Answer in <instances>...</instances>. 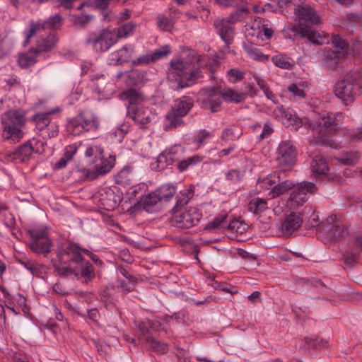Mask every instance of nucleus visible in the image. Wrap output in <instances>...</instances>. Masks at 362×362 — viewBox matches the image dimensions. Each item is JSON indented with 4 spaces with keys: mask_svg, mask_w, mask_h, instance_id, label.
<instances>
[{
    "mask_svg": "<svg viewBox=\"0 0 362 362\" xmlns=\"http://www.w3.org/2000/svg\"><path fill=\"white\" fill-rule=\"evenodd\" d=\"M28 245L33 252L47 257L51 251L53 242L50 238H45L40 240H31Z\"/></svg>",
    "mask_w": 362,
    "mask_h": 362,
    "instance_id": "393cba45",
    "label": "nucleus"
},
{
    "mask_svg": "<svg viewBox=\"0 0 362 362\" xmlns=\"http://www.w3.org/2000/svg\"><path fill=\"white\" fill-rule=\"evenodd\" d=\"M38 56L39 54L35 50L34 47H31L27 52L19 54L18 64L22 69L28 68L37 63Z\"/></svg>",
    "mask_w": 362,
    "mask_h": 362,
    "instance_id": "c85d7f7f",
    "label": "nucleus"
},
{
    "mask_svg": "<svg viewBox=\"0 0 362 362\" xmlns=\"http://www.w3.org/2000/svg\"><path fill=\"white\" fill-rule=\"evenodd\" d=\"M202 160V157L199 156H193L186 159L178 161L176 164L177 168L180 172L187 170L190 166L195 165Z\"/></svg>",
    "mask_w": 362,
    "mask_h": 362,
    "instance_id": "49530a36",
    "label": "nucleus"
},
{
    "mask_svg": "<svg viewBox=\"0 0 362 362\" xmlns=\"http://www.w3.org/2000/svg\"><path fill=\"white\" fill-rule=\"evenodd\" d=\"M223 228L229 230H235L237 233H243L246 231L247 226L238 219L234 218L227 226H223Z\"/></svg>",
    "mask_w": 362,
    "mask_h": 362,
    "instance_id": "6e6d98bb",
    "label": "nucleus"
},
{
    "mask_svg": "<svg viewBox=\"0 0 362 362\" xmlns=\"http://www.w3.org/2000/svg\"><path fill=\"white\" fill-rule=\"evenodd\" d=\"M332 43L335 48L341 49L345 55L355 56L362 50L361 41L355 40L350 44L339 35L332 36Z\"/></svg>",
    "mask_w": 362,
    "mask_h": 362,
    "instance_id": "f3484780",
    "label": "nucleus"
},
{
    "mask_svg": "<svg viewBox=\"0 0 362 362\" xmlns=\"http://www.w3.org/2000/svg\"><path fill=\"white\" fill-rule=\"evenodd\" d=\"M227 73L229 81L233 83L241 81L244 78V73L238 69H230Z\"/></svg>",
    "mask_w": 362,
    "mask_h": 362,
    "instance_id": "e2e57ef3",
    "label": "nucleus"
},
{
    "mask_svg": "<svg viewBox=\"0 0 362 362\" xmlns=\"http://www.w3.org/2000/svg\"><path fill=\"white\" fill-rule=\"evenodd\" d=\"M146 343L153 351L161 354H165L168 351V344L156 340L154 337L148 336Z\"/></svg>",
    "mask_w": 362,
    "mask_h": 362,
    "instance_id": "a18cd8bd",
    "label": "nucleus"
},
{
    "mask_svg": "<svg viewBox=\"0 0 362 362\" xmlns=\"http://www.w3.org/2000/svg\"><path fill=\"white\" fill-rule=\"evenodd\" d=\"M245 51L249 57L256 61H267L268 56L264 54L258 48L255 47H247Z\"/></svg>",
    "mask_w": 362,
    "mask_h": 362,
    "instance_id": "864d4df0",
    "label": "nucleus"
},
{
    "mask_svg": "<svg viewBox=\"0 0 362 362\" xmlns=\"http://www.w3.org/2000/svg\"><path fill=\"white\" fill-rule=\"evenodd\" d=\"M332 233L333 238L336 240L344 239L349 234L348 230L345 226L334 225L332 226Z\"/></svg>",
    "mask_w": 362,
    "mask_h": 362,
    "instance_id": "5fc2aeb1",
    "label": "nucleus"
},
{
    "mask_svg": "<svg viewBox=\"0 0 362 362\" xmlns=\"http://www.w3.org/2000/svg\"><path fill=\"white\" fill-rule=\"evenodd\" d=\"M277 162L278 165L286 169H291L297 161V149L291 141H281L277 148Z\"/></svg>",
    "mask_w": 362,
    "mask_h": 362,
    "instance_id": "f8f14e48",
    "label": "nucleus"
},
{
    "mask_svg": "<svg viewBox=\"0 0 362 362\" xmlns=\"http://www.w3.org/2000/svg\"><path fill=\"white\" fill-rule=\"evenodd\" d=\"M160 200L168 202L176 193V187L173 184H164L155 190Z\"/></svg>",
    "mask_w": 362,
    "mask_h": 362,
    "instance_id": "473e14b6",
    "label": "nucleus"
},
{
    "mask_svg": "<svg viewBox=\"0 0 362 362\" xmlns=\"http://www.w3.org/2000/svg\"><path fill=\"white\" fill-rule=\"evenodd\" d=\"M202 77L199 69H194L192 64L183 59H172L168 71V78L177 82L175 89H182L188 87Z\"/></svg>",
    "mask_w": 362,
    "mask_h": 362,
    "instance_id": "39448f33",
    "label": "nucleus"
},
{
    "mask_svg": "<svg viewBox=\"0 0 362 362\" xmlns=\"http://www.w3.org/2000/svg\"><path fill=\"white\" fill-rule=\"evenodd\" d=\"M99 125V120L95 115L80 112L69 120L67 130L71 135L78 136L83 132L97 130Z\"/></svg>",
    "mask_w": 362,
    "mask_h": 362,
    "instance_id": "6e6552de",
    "label": "nucleus"
},
{
    "mask_svg": "<svg viewBox=\"0 0 362 362\" xmlns=\"http://www.w3.org/2000/svg\"><path fill=\"white\" fill-rule=\"evenodd\" d=\"M127 116L140 124L141 128H145L151 122L150 116L146 115L145 112L138 107H127Z\"/></svg>",
    "mask_w": 362,
    "mask_h": 362,
    "instance_id": "bb28decb",
    "label": "nucleus"
},
{
    "mask_svg": "<svg viewBox=\"0 0 362 362\" xmlns=\"http://www.w3.org/2000/svg\"><path fill=\"white\" fill-rule=\"evenodd\" d=\"M349 245L350 249L344 252L341 259L346 266L351 267L358 261L360 252H362V235L354 236L349 240Z\"/></svg>",
    "mask_w": 362,
    "mask_h": 362,
    "instance_id": "2eb2a0df",
    "label": "nucleus"
},
{
    "mask_svg": "<svg viewBox=\"0 0 362 362\" xmlns=\"http://www.w3.org/2000/svg\"><path fill=\"white\" fill-rule=\"evenodd\" d=\"M311 168L313 172L317 175H325L329 170L326 159L319 155L313 158Z\"/></svg>",
    "mask_w": 362,
    "mask_h": 362,
    "instance_id": "58836bf2",
    "label": "nucleus"
},
{
    "mask_svg": "<svg viewBox=\"0 0 362 362\" xmlns=\"http://www.w3.org/2000/svg\"><path fill=\"white\" fill-rule=\"evenodd\" d=\"M360 158L357 151H349L341 156L339 158V161L346 165H353L358 163Z\"/></svg>",
    "mask_w": 362,
    "mask_h": 362,
    "instance_id": "8fccbe9b",
    "label": "nucleus"
},
{
    "mask_svg": "<svg viewBox=\"0 0 362 362\" xmlns=\"http://www.w3.org/2000/svg\"><path fill=\"white\" fill-rule=\"evenodd\" d=\"M343 119L344 116L339 112L334 114L328 112L316 121L308 117L300 118L294 114L293 119L289 120L288 125H291L295 130L305 126L317 131L318 135L314 138L315 144L336 148L337 144L331 139V136L338 134L341 132Z\"/></svg>",
    "mask_w": 362,
    "mask_h": 362,
    "instance_id": "f257e3e1",
    "label": "nucleus"
},
{
    "mask_svg": "<svg viewBox=\"0 0 362 362\" xmlns=\"http://www.w3.org/2000/svg\"><path fill=\"white\" fill-rule=\"evenodd\" d=\"M115 38L110 30L103 28L98 31L88 32L85 42L94 52L104 53L116 44Z\"/></svg>",
    "mask_w": 362,
    "mask_h": 362,
    "instance_id": "0eeeda50",
    "label": "nucleus"
},
{
    "mask_svg": "<svg viewBox=\"0 0 362 362\" xmlns=\"http://www.w3.org/2000/svg\"><path fill=\"white\" fill-rule=\"evenodd\" d=\"M334 93L344 105L353 103L362 95V69H353L339 79L334 86Z\"/></svg>",
    "mask_w": 362,
    "mask_h": 362,
    "instance_id": "7ed1b4c3",
    "label": "nucleus"
},
{
    "mask_svg": "<svg viewBox=\"0 0 362 362\" xmlns=\"http://www.w3.org/2000/svg\"><path fill=\"white\" fill-rule=\"evenodd\" d=\"M26 112L23 110H9L1 115L2 136L4 139L18 142L24 135L22 128L26 124Z\"/></svg>",
    "mask_w": 362,
    "mask_h": 362,
    "instance_id": "423d86ee",
    "label": "nucleus"
},
{
    "mask_svg": "<svg viewBox=\"0 0 362 362\" xmlns=\"http://www.w3.org/2000/svg\"><path fill=\"white\" fill-rule=\"evenodd\" d=\"M120 98L129 101V105L128 107H136V105L140 104L145 100V96L141 91L132 88L122 91Z\"/></svg>",
    "mask_w": 362,
    "mask_h": 362,
    "instance_id": "cd10ccee",
    "label": "nucleus"
},
{
    "mask_svg": "<svg viewBox=\"0 0 362 362\" xmlns=\"http://www.w3.org/2000/svg\"><path fill=\"white\" fill-rule=\"evenodd\" d=\"M182 116L177 114L174 111L170 110L165 116L163 128L165 131H170L178 127H184L185 122L182 119Z\"/></svg>",
    "mask_w": 362,
    "mask_h": 362,
    "instance_id": "a878e982",
    "label": "nucleus"
},
{
    "mask_svg": "<svg viewBox=\"0 0 362 362\" xmlns=\"http://www.w3.org/2000/svg\"><path fill=\"white\" fill-rule=\"evenodd\" d=\"M16 262L23 265L27 270L30 272L33 275H36L39 269L35 267L32 260L26 257L22 258H16Z\"/></svg>",
    "mask_w": 362,
    "mask_h": 362,
    "instance_id": "4d7b16f0",
    "label": "nucleus"
},
{
    "mask_svg": "<svg viewBox=\"0 0 362 362\" xmlns=\"http://www.w3.org/2000/svg\"><path fill=\"white\" fill-rule=\"evenodd\" d=\"M180 194L181 196L177 198L176 204L175 206L172 209V211H174L177 209H182L183 206L187 205L189 201L194 196V189H187L183 191H181Z\"/></svg>",
    "mask_w": 362,
    "mask_h": 362,
    "instance_id": "de8ad7c7",
    "label": "nucleus"
},
{
    "mask_svg": "<svg viewBox=\"0 0 362 362\" xmlns=\"http://www.w3.org/2000/svg\"><path fill=\"white\" fill-rule=\"evenodd\" d=\"M151 62L150 54H146L132 61L133 66L147 65Z\"/></svg>",
    "mask_w": 362,
    "mask_h": 362,
    "instance_id": "0e129e2a",
    "label": "nucleus"
},
{
    "mask_svg": "<svg viewBox=\"0 0 362 362\" xmlns=\"http://www.w3.org/2000/svg\"><path fill=\"white\" fill-rule=\"evenodd\" d=\"M203 98L202 99H214L221 98V92L219 91V88L216 86L205 88L202 90Z\"/></svg>",
    "mask_w": 362,
    "mask_h": 362,
    "instance_id": "13d9d810",
    "label": "nucleus"
},
{
    "mask_svg": "<svg viewBox=\"0 0 362 362\" xmlns=\"http://www.w3.org/2000/svg\"><path fill=\"white\" fill-rule=\"evenodd\" d=\"M194 106V100L188 95H183L174 101L170 110L180 115L186 116Z\"/></svg>",
    "mask_w": 362,
    "mask_h": 362,
    "instance_id": "4be33fe9",
    "label": "nucleus"
},
{
    "mask_svg": "<svg viewBox=\"0 0 362 362\" xmlns=\"http://www.w3.org/2000/svg\"><path fill=\"white\" fill-rule=\"evenodd\" d=\"M147 72L137 69L127 72V83L130 86H139L147 80Z\"/></svg>",
    "mask_w": 362,
    "mask_h": 362,
    "instance_id": "2f4dec72",
    "label": "nucleus"
},
{
    "mask_svg": "<svg viewBox=\"0 0 362 362\" xmlns=\"http://www.w3.org/2000/svg\"><path fill=\"white\" fill-rule=\"evenodd\" d=\"M161 202L159 197L156 194V192H151L146 196H143L139 200H138L135 204L134 208L143 209L148 213H152L155 211V206L156 204Z\"/></svg>",
    "mask_w": 362,
    "mask_h": 362,
    "instance_id": "412c9836",
    "label": "nucleus"
},
{
    "mask_svg": "<svg viewBox=\"0 0 362 362\" xmlns=\"http://www.w3.org/2000/svg\"><path fill=\"white\" fill-rule=\"evenodd\" d=\"M274 132V129L270 122L267 121L264 123L262 133L259 135V140L269 137Z\"/></svg>",
    "mask_w": 362,
    "mask_h": 362,
    "instance_id": "774afa93",
    "label": "nucleus"
},
{
    "mask_svg": "<svg viewBox=\"0 0 362 362\" xmlns=\"http://www.w3.org/2000/svg\"><path fill=\"white\" fill-rule=\"evenodd\" d=\"M93 18V15L81 13L80 15L73 16L72 22L74 25L84 28Z\"/></svg>",
    "mask_w": 362,
    "mask_h": 362,
    "instance_id": "603ef678",
    "label": "nucleus"
},
{
    "mask_svg": "<svg viewBox=\"0 0 362 362\" xmlns=\"http://www.w3.org/2000/svg\"><path fill=\"white\" fill-rule=\"evenodd\" d=\"M27 233L32 238L31 240H40L45 238H49L48 237L47 228L45 226L29 228L28 229Z\"/></svg>",
    "mask_w": 362,
    "mask_h": 362,
    "instance_id": "09e8293b",
    "label": "nucleus"
},
{
    "mask_svg": "<svg viewBox=\"0 0 362 362\" xmlns=\"http://www.w3.org/2000/svg\"><path fill=\"white\" fill-rule=\"evenodd\" d=\"M83 248L78 243L69 241L58 245L56 250V260L62 264L76 265L83 261L81 253Z\"/></svg>",
    "mask_w": 362,
    "mask_h": 362,
    "instance_id": "1a4fd4ad",
    "label": "nucleus"
},
{
    "mask_svg": "<svg viewBox=\"0 0 362 362\" xmlns=\"http://www.w3.org/2000/svg\"><path fill=\"white\" fill-rule=\"evenodd\" d=\"M51 264L53 267L54 272L61 278H66L70 275H74L78 278V266L72 264H62L57 262L56 259H51Z\"/></svg>",
    "mask_w": 362,
    "mask_h": 362,
    "instance_id": "b1692460",
    "label": "nucleus"
},
{
    "mask_svg": "<svg viewBox=\"0 0 362 362\" xmlns=\"http://www.w3.org/2000/svg\"><path fill=\"white\" fill-rule=\"evenodd\" d=\"M296 14L300 21L298 24L293 27L292 31L300 34L302 38H307L315 45H322L324 44L325 41L320 35L307 24L308 23L313 25L319 23L320 18L316 14L315 9L308 5L298 6Z\"/></svg>",
    "mask_w": 362,
    "mask_h": 362,
    "instance_id": "20e7f679",
    "label": "nucleus"
},
{
    "mask_svg": "<svg viewBox=\"0 0 362 362\" xmlns=\"http://www.w3.org/2000/svg\"><path fill=\"white\" fill-rule=\"evenodd\" d=\"M247 94L234 90L232 88L227 89L221 93L223 100L226 103H240L246 99Z\"/></svg>",
    "mask_w": 362,
    "mask_h": 362,
    "instance_id": "c9c22d12",
    "label": "nucleus"
},
{
    "mask_svg": "<svg viewBox=\"0 0 362 362\" xmlns=\"http://www.w3.org/2000/svg\"><path fill=\"white\" fill-rule=\"evenodd\" d=\"M230 24L225 18L216 19L214 21L217 34L228 47L233 43L234 39V28Z\"/></svg>",
    "mask_w": 362,
    "mask_h": 362,
    "instance_id": "a211bd4d",
    "label": "nucleus"
},
{
    "mask_svg": "<svg viewBox=\"0 0 362 362\" xmlns=\"http://www.w3.org/2000/svg\"><path fill=\"white\" fill-rule=\"evenodd\" d=\"M57 111H58V109L52 110L45 112L36 113L32 116L31 121L35 123L36 127L39 130H43L50 124L51 116Z\"/></svg>",
    "mask_w": 362,
    "mask_h": 362,
    "instance_id": "c756f323",
    "label": "nucleus"
},
{
    "mask_svg": "<svg viewBox=\"0 0 362 362\" xmlns=\"http://www.w3.org/2000/svg\"><path fill=\"white\" fill-rule=\"evenodd\" d=\"M156 323L152 320L144 319L139 321L136 325L141 334L145 338V342L146 341V338L148 336L153 337V332H156Z\"/></svg>",
    "mask_w": 362,
    "mask_h": 362,
    "instance_id": "4c0bfd02",
    "label": "nucleus"
},
{
    "mask_svg": "<svg viewBox=\"0 0 362 362\" xmlns=\"http://www.w3.org/2000/svg\"><path fill=\"white\" fill-rule=\"evenodd\" d=\"M62 17L56 14L47 20H38L36 22L30 21L29 29V37L39 34L42 31L54 32L61 25Z\"/></svg>",
    "mask_w": 362,
    "mask_h": 362,
    "instance_id": "4468645a",
    "label": "nucleus"
},
{
    "mask_svg": "<svg viewBox=\"0 0 362 362\" xmlns=\"http://www.w3.org/2000/svg\"><path fill=\"white\" fill-rule=\"evenodd\" d=\"M303 223L301 214L295 212H291L286 216L285 220L281 224V228L286 235H291L297 230Z\"/></svg>",
    "mask_w": 362,
    "mask_h": 362,
    "instance_id": "aec40b11",
    "label": "nucleus"
},
{
    "mask_svg": "<svg viewBox=\"0 0 362 362\" xmlns=\"http://www.w3.org/2000/svg\"><path fill=\"white\" fill-rule=\"evenodd\" d=\"M132 169L130 167H124L116 176V182L119 185H130L132 183Z\"/></svg>",
    "mask_w": 362,
    "mask_h": 362,
    "instance_id": "c03bdc74",
    "label": "nucleus"
},
{
    "mask_svg": "<svg viewBox=\"0 0 362 362\" xmlns=\"http://www.w3.org/2000/svg\"><path fill=\"white\" fill-rule=\"evenodd\" d=\"M267 208V201L259 197H255L248 203V211L255 215L264 212Z\"/></svg>",
    "mask_w": 362,
    "mask_h": 362,
    "instance_id": "ea45409f",
    "label": "nucleus"
},
{
    "mask_svg": "<svg viewBox=\"0 0 362 362\" xmlns=\"http://www.w3.org/2000/svg\"><path fill=\"white\" fill-rule=\"evenodd\" d=\"M249 13V9L245 6H241L238 7L235 11L232 12L228 17L226 19V22L230 24L235 23L238 21H241L246 18Z\"/></svg>",
    "mask_w": 362,
    "mask_h": 362,
    "instance_id": "37998d69",
    "label": "nucleus"
},
{
    "mask_svg": "<svg viewBox=\"0 0 362 362\" xmlns=\"http://www.w3.org/2000/svg\"><path fill=\"white\" fill-rule=\"evenodd\" d=\"M136 28V24L133 22H128L124 23L117 28L110 30L113 33V37H115V42H117L118 40L123 37H127L129 34L132 33Z\"/></svg>",
    "mask_w": 362,
    "mask_h": 362,
    "instance_id": "f704fd0d",
    "label": "nucleus"
},
{
    "mask_svg": "<svg viewBox=\"0 0 362 362\" xmlns=\"http://www.w3.org/2000/svg\"><path fill=\"white\" fill-rule=\"evenodd\" d=\"M83 253L90 257V259L99 267H102L104 265L103 262L98 257L97 255L93 253L89 250L83 248L82 250Z\"/></svg>",
    "mask_w": 362,
    "mask_h": 362,
    "instance_id": "338daca9",
    "label": "nucleus"
},
{
    "mask_svg": "<svg viewBox=\"0 0 362 362\" xmlns=\"http://www.w3.org/2000/svg\"><path fill=\"white\" fill-rule=\"evenodd\" d=\"M170 52V48L168 45H165L159 49L155 50L152 54H150L152 62H155L162 57L168 55Z\"/></svg>",
    "mask_w": 362,
    "mask_h": 362,
    "instance_id": "bf43d9fd",
    "label": "nucleus"
},
{
    "mask_svg": "<svg viewBox=\"0 0 362 362\" xmlns=\"http://www.w3.org/2000/svg\"><path fill=\"white\" fill-rule=\"evenodd\" d=\"M115 164V156H110L108 158H104L103 154H102V158L98 159V162L94 163L90 169L85 168L82 164L79 166L81 171V175H79V177L83 180H94L100 175L108 173Z\"/></svg>",
    "mask_w": 362,
    "mask_h": 362,
    "instance_id": "9b49d317",
    "label": "nucleus"
},
{
    "mask_svg": "<svg viewBox=\"0 0 362 362\" xmlns=\"http://www.w3.org/2000/svg\"><path fill=\"white\" fill-rule=\"evenodd\" d=\"M200 107L204 110H209L211 113H216L221 110V98L201 99Z\"/></svg>",
    "mask_w": 362,
    "mask_h": 362,
    "instance_id": "e433bc0d",
    "label": "nucleus"
},
{
    "mask_svg": "<svg viewBox=\"0 0 362 362\" xmlns=\"http://www.w3.org/2000/svg\"><path fill=\"white\" fill-rule=\"evenodd\" d=\"M174 154L170 151H164L157 157L158 168L159 170L165 168L175 162Z\"/></svg>",
    "mask_w": 362,
    "mask_h": 362,
    "instance_id": "79ce46f5",
    "label": "nucleus"
},
{
    "mask_svg": "<svg viewBox=\"0 0 362 362\" xmlns=\"http://www.w3.org/2000/svg\"><path fill=\"white\" fill-rule=\"evenodd\" d=\"M345 56V54L342 52V50L338 49V50L328 49L325 52L323 62L325 66L329 70L334 71L339 66L340 58Z\"/></svg>",
    "mask_w": 362,
    "mask_h": 362,
    "instance_id": "5701e85b",
    "label": "nucleus"
},
{
    "mask_svg": "<svg viewBox=\"0 0 362 362\" xmlns=\"http://www.w3.org/2000/svg\"><path fill=\"white\" fill-rule=\"evenodd\" d=\"M284 174V170L274 172L267 175L264 180L263 183L266 186L267 185H269L270 187L269 189L271 188L269 194L272 198L279 197L289 189H292L290 194V199L296 203L297 205H300L308 200V194H315L317 192V187L314 182L303 181L294 183L289 180H284L281 175Z\"/></svg>",
    "mask_w": 362,
    "mask_h": 362,
    "instance_id": "f03ea898",
    "label": "nucleus"
},
{
    "mask_svg": "<svg viewBox=\"0 0 362 362\" xmlns=\"http://www.w3.org/2000/svg\"><path fill=\"white\" fill-rule=\"evenodd\" d=\"M103 152L104 149L100 146H88L84 153L85 158L80 160L76 165V172L79 173V175H81L79 168L81 164L85 168L90 169L94 163L98 162V159L102 158Z\"/></svg>",
    "mask_w": 362,
    "mask_h": 362,
    "instance_id": "dca6fc26",
    "label": "nucleus"
},
{
    "mask_svg": "<svg viewBox=\"0 0 362 362\" xmlns=\"http://www.w3.org/2000/svg\"><path fill=\"white\" fill-rule=\"evenodd\" d=\"M243 177V174L240 170L231 169L226 174V179L230 183H237Z\"/></svg>",
    "mask_w": 362,
    "mask_h": 362,
    "instance_id": "052dcab7",
    "label": "nucleus"
},
{
    "mask_svg": "<svg viewBox=\"0 0 362 362\" xmlns=\"http://www.w3.org/2000/svg\"><path fill=\"white\" fill-rule=\"evenodd\" d=\"M78 266V278L79 276L84 279L86 284L91 281L95 276V269L93 265L88 262L85 260L77 264Z\"/></svg>",
    "mask_w": 362,
    "mask_h": 362,
    "instance_id": "7c9ffc66",
    "label": "nucleus"
},
{
    "mask_svg": "<svg viewBox=\"0 0 362 362\" xmlns=\"http://www.w3.org/2000/svg\"><path fill=\"white\" fill-rule=\"evenodd\" d=\"M111 2L112 0H93V7L97 10L106 11Z\"/></svg>",
    "mask_w": 362,
    "mask_h": 362,
    "instance_id": "69168bd1",
    "label": "nucleus"
},
{
    "mask_svg": "<svg viewBox=\"0 0 362 362\" xmlns=\"http://www.w3.org/2000/svg\"><path fill=\"white\" fill-rule=\"evenodd\" d=\"M44 142L35 139L28 140L16 147L10 154L11 160L16 163H28L34 153L42 154L45 151Z\"/></svg>",
    "mask_w": 362,
    "mask_h": 362,
    "instance_id": "9d476101",
    "label": "nucleus"
},
{
    "mask_svg": "<svg viewBox=\"0 0 362 362\" xmlns=\"http://www.w3.org/2000/svg\"><path fill=\"white\" fill-rule=\"evenodd\" d=\"M227 214H221L216 216L211 221L209 222L204 227V230H212L218 228L221 226H224L223 223L228 218Z\"/></svg>",
    "mask_w": 362,
    "mask_h": 362,
    "instance_id": "3c124183",
    "label": "nucleus"
},
{
    "mask_svg": "<svg viewBox=\"0 0 362 362\" xmlns=\"http://www.w3.org/2000/svg\"><path fill=\"white\" fill-rule=\"evenodd\" d=\"M157 26L163 30L169 31L173 27L172 21L165 16H158L157 17Z\"/></svg>",
    "mask_w": 362,
    "mask_h": 362,
    "instance_id": "680f3d73",
    "label": "nucleus"
},
{
    "mask_svg": "<svg viewBox=\"0 0 362 362\" xmlns=\"http://www.w3.org/2000/svg\"><path fill=\"white\" fill-rule=\"evenodd\" d=\"M58 42L55 32H49L46 37L40 36L36 41L35 50L39 54L47 52L53 49Z\"/></svg>",
    "mask_w": 362,
    "mask_h": 362,
    "instance_id": "6ab92c4d",
    "label": "nucleus"
},
{
    "mask_svg": "<svg viewBox=\"0 0 362 362\" xmlns=\"http://www.w3.org/2000/svg\"><path fill=\"white\" fill-rule=\"evenodd\" d=\"M180 210L181 209H177L172 212L177 227L181 228L188 229L197 226L202 217V213L197 208H191L181 212H179Z\"/></svg>",
    "mask_w": 362,
    "mask_h": 362,
    "instance_id": "ddd939ff",
    "label": "nucleus"
},
{
    "mask_svg": "<svg viewBox=\"0 0 362 362\" xmlns=\"http://www.w3.org/2000/svg\"><path fill=\"white\" fill-rule=\"evenodd\" d=\"M110 60L115 62V64L119 65L128 62L131 58L129 46L124 45L121 49L110 54Z\"/></svg>",
    "mask_w": 362,
    "mask_h": 362,
    "instance_id": "72a5a7b5",
    "label": "nucleus"
},
{
    "mask_svg": "<svg viewBox=\"0 0 362 362\" xmlns=\"http://www.w3.org/2000/svg\"><path fill=\"white\" fill-rule=\"evenodd\" d=\"M274 64L281 69H292L295 66V62L284 54L275 55L272 58Z\"/></svg>",
    "mask_w": 362,
    "mask_h": 362,
    "instance_id": "a19ab883",
    "label": "nucleus"
}]
</instances>
